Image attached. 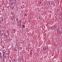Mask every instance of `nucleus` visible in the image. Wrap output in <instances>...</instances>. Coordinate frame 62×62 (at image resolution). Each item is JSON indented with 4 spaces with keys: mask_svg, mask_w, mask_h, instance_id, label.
<instances>
[{
    "mask_svg": "<svg viewBox=\"0 0 62 62\" xmlns=\"http://www.w3.org/2000/svg\"><path fill=\"white\" fill-rule=\"evenodd\" d=\"M29 0H27V1H29Z\"/></svg>",
    "mask_w": 62,
    "mask_h": 62,
    "instance_id": "ddd939ff",
    "label": "nucleus"
},
{
    "mask_svg": "<svg viewBox=\"0 0 62 62\" xmlns=\"http://www.w3.org/2000/svg\"><path fill=\"white\" fill-rule=\"evenodd\" d=\"M22 22V21H21V23Z\"/></svg>",
    "mask_w": 62,
    "mask_h": 62,
    "instance_id": "4468645a",
    "label": "nucleus"
},
{
    "mask_svg": "<svg viewBox=\"0 0 62 62\" xmlns=\"http://www.w3.org/2000/svg\"><path fill=\"white\" fill-rule=\"evenodd\" d=\"M28 22H30V20H28Z\"/></svg>",
    "mask_w": 62,
    "mask_h": 62,
    "instance_id": "423d86ee",
    "label": "nucleus"
},
{
    "mask_svg": "<svg viewBox=\"0 0 62 62\" xmlns=\"http://www.w3.org/2000/svg\"><path fill=\"white\" fill-rule=\"evenodd\" d=\"M4 35L5 36H6V34L5 33L4 34Z\"/></svg>",
    "mask_w": 62,
    "mask_h": 62,
    "instance_id": "20e7f679",
    "label": "nucleus"
},
{
    "mask_svg": "<svg viewBox=\"0 0 62 62\" xmlns=\"http://www.w3.org/2000/svg\"><path fill=\"white\" fill-rule=\"evenodd\" d=\"M45 48L46 49H48V47H45Z\"/></svg>",
    "mask_w": 62,
    "mask_h": 62,
    "instance_id": "7ed1b4c3",
    "label": "nucleus"
},
{
    "mask_svg": "<svg viewBox=\"0 0 62 62\" xmlns=\"http://www.w3.org/2000/svg\"><path fill=\"white\" fill-rule=\"evenodd\" d=\"M51 28V29H52V28Z\"/></svg>",
    "mask_w": 62,
    "mask_h": 62,
    "instance_id": "f8f14e48",
    "label": "nucleus"
},
{
    "mask_svg": "<svg viewBox=\"0 0 62 62\" xmlns=\"http://www.w3.org/2000/svg\"><path fill=\"white\" fill-rule=\"evenodd\" d=\"M25 26L24 25H22V28H25Z\"/></svg>",
    "mask_w": 62,
    "mask_h": 62,
    "instance_id": "f257e3e1",
    "label": "nucleus"
},
{
    "mask_svg": "<svg viewBox=\"0 0 62 62\" xmlns=\"http://www.w3.org/2000/svg\"><path fill=\"white\" fill-rule=\"evenodd\" d=\"M3 61H4V58H3Z\"/></svg>",
    "mask_w": 62,
    "mask_h": 62,
    "instance_id": "0eeeda50",
    "label": "nucleus"
},
{
    "mask_svg": "<svg viewBox=\"0 0 62 62\" xmlns=\"http://www.w3.org/2000/svg\"><path fill=\"white\" fill-rule=\"evenodd\" d=\"M15 2H16V0H15Z\"/></svg>",
    "mask_w": 62,
    "mask_h": 62,
    "instance_id": "6e6552de",
    "label": "nucleus"
},
{
    "mask_svg": "<svg viewBox=\"0 0 62 62\" xmlns=\"http://www.w3.org/2000/svg\"><path fill=\"white\" fill-rule=\"evenodd\" d=\"M4 54L3 55V57H4Z\"/></svg>",
    "mask_w": 62,
    "mask_h": 62,
    "instance_id": "9d476101",
    "label": "nucleus"
},
{
    "mask_svg": "<svg viewBox=\"0 0 62 62\" xmlns=\"http://www.w3.org/2000/svg\"><path fill=\"white\" fill-rule=\"evenodd\" d=\"M54 29L56 28V26L55 25L54 26Z\"/></svg>",
    "mask_w": 62,
    "mask_h": 62,
    "instance_id": "f03ea898",
    "label": "nucleus"
},
{
    "mask_svg": "<svg viewBox=\"0 0 62 62\" xmlns=\"http://www.w3.org/2000/svg\"><path fill=\"white\" fill-rule=\"evenodd\" d=\"M1 54V53H0V54Z\"/></svg>",
    "mask_w": 62,
    "mask_h": 62,
    "instance_id": "9b49d317",
    "label": "nucleus"
},
{
    "mask_svg": "<svg viewBox=\"0 0 62 62\" xmlns=\"http://www.w3.org/2000/svg\"><path fill=\"white\" fill-rule=\"evenodd\" d=\"M3 48H5V46H3Z\"/></svg>",
    "mask_w": 62,
    "mask_h": 62,
    "instance_id": "39448f33",
    "label": "nucleus"
},
{
    "mask_svg": "<svg viewBox=\"0 0 62 62\" xmlns=\"http://www.w3.org/2000/svg\"><path fill=\"white\" fill-rule=\"evenodd\" d=\"M5 52H3V53H4V54H5Z\"/></svg>",
    "mask_w": 62,
    "mask_h": 62,
    "instance_id": "1a4fd4ad",
    "label": "nucleus"
}]
</instances>
